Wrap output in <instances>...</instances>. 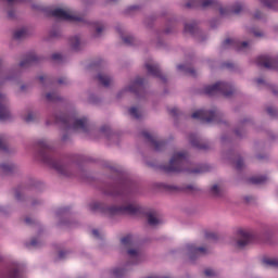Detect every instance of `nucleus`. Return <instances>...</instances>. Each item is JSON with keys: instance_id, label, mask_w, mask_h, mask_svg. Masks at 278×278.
I'll use <instances>...</instances> for the list:
<instances>
[{"instance_id": "c9c22d12", "label": "nucleus", "mask_w": 278, "mask_h": 278, "mask_svg": "<svg viewBox=\"0 0 278 278\" xmlns=\"http://www.w3.org/2000/svg\"><path fill=\"white\" fill-rule=\"evenodd\" d=\"M0 168H1V170H3L4 173H8V170H10V165H8V164H2V165H0Z\"/></svg>"}, {"instance_id": "9b49d317", "label": "nucleus", "mask_w": 278, "mask_h": 278, "mask_svg": "<svg viewBox=\"0 0 278 278\" xmlns=\"http://www.w3.org/2000/svg\"><path fill=\"white\" fill-rule=\"evenodd\" d=\"M8 96L0 93V121H8L10 109H8Z\"/></svg>"}, {"instance_id": "9d476101", "label": "nucleus", "mask_w": 278, "mask_h": 278, "mask_svg": "<svg viewBox=\"0 0 278 278\" xmlns=\"http://www.w3.org/2000/svg\"><path fill=\"white\" fill-rule=\"evenodd\" d=\"M149 75H153V77H160L163 81L165 80L164 75L160 72V66L153 60L146 61L144 64Z\"/></svg>"}, {"instance_id": "58836bf2", "label": "nucleus", "mask_w": 278, "mask_h": 278, "mask_svg": "<svg viewBox=\"0 0 278 278\" xmlns=\"http://www.w3.org/2000/svg\"><path fill=\"white\" fill-rule=\"evenodd\" d=\"M26 121H34V113H28Z\"/></svg>"}, {"instance_id": "7ed1b4c3", "label": "nucleus", "mask_w": 278, "mask_h": 278, "mask_svg": "<svg viewBox=\"0 0 278 278\" xmlns=\"http://www.w3.org/2000/svg\"><path fill=\"white\" fill-rule=\"evenodd\" d=\"M52 14L55 18H60L61 21H70L71 23H81L84 17L77 15L75 12L68 9H55L52 11Z\"/></svg>"}, {"instance_id": "4468645a", "label": "nucleus", "mask_w": 278, "mask_h": 278, "mask_svg": "<svg viewBox=\"0 0 278 278\" xmlns=\"http://www.w3.org/2000/svg\"><path fill=\"white\" fill-rule=\"evenodd\" d=\"M127 255L130 264H140V262H142V254L140 253V250L136 248L128 249Z\"/></svg>"}, {"instance_id": "ddd939ff", "label": "nucleus", "mask_w": 278, "mask_h": 278, "mask_svg": "<svg viewBox=\"0 0 278 278\" xmlns=\"http://www.w3.org/2000/svg\"><path fill=\"white\" fill-rule=\"evenodd\" d=\"M3 278H25L23 267L18 263H13L12 267Z\"/></svg>"}, {"instance_id": "c03bdc74", "label": "nucleus", "mask_w": 278, "mask_h": 278, "mask_svg": "<svg viewBox=\"0 0 278 278\" xmlns=\"http://www.w3.org/2000/svg\"><path fill=\"white\" fill-rule=\"evenodd\" d=\"M30 244H31L33 247H36V244H38V242H36V241L33 240V241L30 242Z\"/></svg>"}, {"instance_id": "f257e3e1", "label": "nucleus", "mask_w": 278, "mask_h": 278, "mask_svg": "<svg viewBox=\"0 0 278 278\" xmlns=\"http://www.w3.org/2000/svg\"><path fill=\"white\" fill-rule=\"evenodd\" d=\"M197 3L200 8H217L220 16H229L230 12L233 14H240L241 10L244 9V3L236 2L231 9L220 4L216 0H197Z\"/></svg>"}, {"instance_id": "ea45409f", "label": "nucleus", "mask_w": 278, "mask_h": 278, "mask_svg": "<svg viewBox=\"0 0 278 278\" xmlns=\"http://www.w3.org/2000/svg\"><path fill=\"white\" fill-rule=\"evenodd\" d=\"M55 168H56V170H59V173L64 175V166H56Z\"/></svg>"}, {"instance_id": "c756f323", "label": "nucleus", "mask_w": 278, "mask_h": 278, "mask_svg": "<svg viewBox=\"0 0 278 278\" xmlns=\"http://www.w3.org/2000/svg\"><path fill=\"white\" fill-rule=\"evenodd\" d=\"M122 39L126 45H134V36L131 35H126Z\"/></svg>"}, {"instance_id": "6e6552de", "label": "nucleus", "mask_w": 278, "mask_h": 278, "mask_svg": "<svg viewBox=\"0 0 278 278\" xmlns=\"http://www.w3.org/2000/svg\"><path fill=\"white\" fill-rule=\"evenodd\" d=\"M192 118H198L199 121H204L205 123H212V121H216V111H206L200 109L193 112Z\"/></svg>"}, {"instance_id": "aec40b11", "label": "nucleus", "mask_w": 278, "mask_h": 278, "mask_svg": "<svg viewBox=\"0 0 278 278\" xmlns=\"http://www.w3.org/2000/svg\"><path fill=\"white\" fill-rule=\"evenodd\" d=\"M122 247H125V249H129V247H134V236L127 235L126 237H123L121 239Z\"/></svg>"}, {"instance_id": "f3484780", "label": "nucleus", "mask_w": 278, "mask_h": 278, "mask_svg": "<svg viewBox=\"0 0 278 278\" xmlns=\"http://www.w3.org/2000/svg\"><path fill=\"white\" fill-rule=\"evenodd\" d=\"M91 29H93L96 36H101L105 31V24L103 22H91L89 23Z\"/></svg>"}, {"instance_id": "2eb2a0df", "label": "nucleus", "mask_w": 278, "mask_h": 278, "mask_svg": "<svg viewBox=\"0 0 278 278\" xmlns=\"http://www.w3.org/2000/svg\"><path fill=\"white\" fill-rule=\"evenodd\" d=\"M143 80L142 78H136L130 81L127 87H125L122 92H138L142 88Z\"/></svg>"}, {"instance_id": "393cba45", "label": "nucleus", "mask_w": 278, "mask_h": 278, "mask_svg": "<svg viewBox=\"0 0 278 278\" xmlns=\"http://www.w3.org/2000/svg\"><path fill=\"white\" fill-rule=\"evenodd\" d=\"M9 79H12L10 72L0 71V84H4V81H8Z\"/></svg>"}, {"instance_id": "0eeeda50", "label": "nucleus", "mask_w": 278, "mask_h": 278, "mask_svg": "<svg viewBox=\"0 0 278 278\" xmlns=\"http://www.w3.org/2000/svg\"><path fill=\"white\" fill-rule=\"evenodd\" d=\"M253 238V233L250 229L247 228H240L237 230V242L236 247L238 249H243V247H247L251 242V239Z\"/></svg>"}, {"instance_id": "49530a36", "label": "nucleus", "mask_w": 278, "mask_h": 278, "mask_svg": "<svg viewBox=\"0 0 278 278\" xmlns=\"http://www.w3.org/2000/svg\"><path fill=\"white\" fill-rule=\"evenodd\" d=\"M22 66H25V63H22Z\"/></svg>"}, {"instance_id": "c85d7f7f", "label": "nucleus", "mask_w": 278, "mask_h": 278, "mask_svg": "<svg viewBox=\"0 0 278 278\" xmlns=\"http://www.w3.org/2000/svg\"><path fill=\"white\" fill-rule=\"evenodd\" d=\"M90 210H92V212H97L99 210H102V205L101 203L99 202H92L90 205H89Z\"/></svg>"}, {"instance_id": "6ab92c4d", "label": "nucleus", "mask_w": 278, "mask_h": 278, "mask_svg": "<svg viewBox=\"0 0 278 278\" xmlns=\"http://www.w3.org/2000/svg\"><path fill=\"white\" fill-rule=\"evenodd\" d=\"M70 45H71L72 49H74V51H79V49H81V45H84V42L81 41V39L79 37H72L70 39Z\"/></svg>"}, {"instance_id": "bb28decb", "label": "nucleus", "mask_w": 278, "mask_h": 278, "mask_svg": "<svg viewBox=\"0 0 278 278\" xmlns=\"http://www.w3.org/2000/svg\"><path fill=\"white\" fill-rule=\"evenodd\" d=\"M195 30H197V27H194V24H186L185 25V31L187 34H194Z\"/></svg>"}, {"instance_id": "a19ab883", "label": "nucleus", "mask_w": 278, "mask_h": 278, "mask_svg": "<svg viewBox=\"0 0 278 278\" xmlns=\"http://www.w3.org/2000/svg\"><path fill=\"white\" fill-rule=\"evenodd\" d=\"M177 68H178V71H188L186 65H178Z\"/></svg>"}, {"instance_id": "a18cd8bd", "label": "nucleus", "mask_w": 278, "mask_h": 278, "mask_svg": "<svg viewBox=\"0 0 278 278\" xmlns=\"http://www.w3.org/2000/svg\"><path fill=\"white\" fill-rule=\"evenodd\" d=\"M254 16H255V18H260V15H257V14H255Z\"/></svg>"}, {"instance_id": "e433bc0d", "label": "nucleus", "mask_w": 278, "mask_h": 278, "mask_svg": "<svg viewBox=\"0 0 278 278\" xmlns=\"http://www.w3.org/2000/svg\"><path fill=\"white\" fill-rule=\"evenodd\" d=\"M8 5H16V3H21V0H7Z\"/></svg>"}, {"instance_id": "423d86ee", "label": "nucleus", "mask_w": 278, "mask_h": 278, "mask_svg": "<svg viewBox=\"0 0 278 278\" xmlns=\"http://www.w3.org/2000/svg\"><path fill=\"white\" fill-rule=\"evenodd\" d=\"M64 123L68 125V129L74 131H86V126L88 125V119L86 117H77L75 115L65 119Z\"/></svg>"}, {"instance_id": "f704fd0d", "label": "nucleus", "mask_w": 278, "mask_h": 278, "mask_svg": "<svg viewBox=\"0 0 278 278\" xmlns=\"http://www.w3.org/2000/svg\"><path fill=\"white\" fill-rule=\"evenodd\" d=\"M113 275H114V277H122V276H123V269H121V268H115V269L113 270Z\"/></svg>"}, {"instance_id": "1a4fd4ad", "label": "nucleus", "mask_w": 278, "mask_h": 278, "mask_svg": "<svg viewBox=\"0 0 278 278\" xmlns=\"http://www.w3.org/2000/svg\"><path fill=\"white\" fill-rule=\"evenodd\" d=\"M187 251L190 260L193 257H201V255H207L210 249L207 247H197L194 244L188 245Z\"/></svg>"}, {"instance_id": "4c0bfd02", "label": "nucleus", "mask_w": 278, "mask_h": 278, "mask_svg": "<svg viewBox=\"0 0 278 278\" xmlns=\"http://www.w3.org/2000/svg\"><path fill=\"white\" fill-rule=\"evenodd\" d=\"M52 60H62V54L60 53L52 54Z\"/></svg>"}, {"instance_id": "7c9ffc66", "label": "nucleus", "mask_w": 278, "mask_h": 278, "mask_svg": "<svg viewBox=\"0 0 278 278\" xmlns=\"http://www.w3.org/2000/svg\"><path fill=\"white\" fill-rule=\"evenodd\" d=\"M262 5H265L266 8H273L275 4V0H258Z\"/></svg>"}, {"instance_id": "5701e85b", "label": "nucleus", "mask_w": 278, "mask_h": 278, "mask_svg": "<svg viewBox=\"0 0 278 278\" xmlns=\"http://www.w3.org/2000/svg\"><path fill=\"white\" fill-rule=\"evenodd\" d=\"M147 138H149L150 142H152V146L155 149V151H160L162 149V147H164V142L159 141L153 136L147 135Z\"/></svg>"}, {"instance_id": "b1692460", "label": "nucleus", "mask_w": 278, "mask_h": 278, "mask_svg": "<svg viewBox=\"0 0 278 278\" xmlns=\"http://www.w3.org/2000/svg\"><path fill=\"white\" fill-rule=\"evenodd\" d=\"M129 114L130 116H132L134 118H140V116H142V110L134 106L129 109Z\"/></svg>"}, {"instance_id": "412c9836", "label": "nucleus", "mask_w": 278, "mask_h": 278, "mask_svg": "<svg viewBox=\"0 0 278 278\" xmlns=\"http://www.w3.org/2000/svg\"><path fill=\"white\" fill-rule=\"evenodd\" d=\"M148 223L151 227H155L156 225H160L161 222L157 218V214L150 212L148 213Z\"/></svg>"}, {"instance_id": "09e8293b", "label": "nucleus", "mask_w": 278, "mask_h": 278, "mask_svg": "<svg viewBox=\"0 0 278 278\" xmlns=\"http://www.w3.org/2000/svg\"><path fill=\"white\" fill-rule=\"evenodd\" d=\"M2 140L0 139V144H1Z\"/></svg>"}, {"instance_id": "de8ad7c7", "label": "nucleus", "mask_w": 278, "mask_h": 278, "mask_svg": "<svg viewBox=\"0 0 278 278\" xmlns=\"http://www.w3.org/2000/svg\"><path fill=\"white\" fill-rule=\"evenodd\" d=\"M9 16H12V14H11V13H9Z\"/></svg>"}, {"instance_id": "72a5a7b5", "label": "nucleus", "mask_w": 278, "mask_h": 278, "mask_svg": "<svg viewBox=\"0 0 278 278\" xmlns=\"http://www.w3.org/2000/svg\"><path fill=\"white\" fill-rule=\"evenodd\" d=\"M204 275H206V277H214L216 275V271H214V269H205L204 270Z\"/></svg>"}, {"instance_id": "37998d69", "label": "nucleus", "mask_w": 278, "mask_h": 278, "mask_svg": "<svg viewBox=\"0 0 278 278\" xmlns=\"http://www.w3.org/2000/svg\"><path fill=\"white\" fill-rule=\"evenodd\" d=\"M242 161H239L238 164H237V168H242Z\"/></svg>"}, {"instance_id": "a878e982", "label": "nucleus", "mask_w": 278, "mask_h": 278, "mask_svg": "<svg viewBox=\"0 0 278 278\" xmlns=\"http://www.w3.org/2000/svg\"><path fill=\"white\" fill-rule=\"evenodd\" d=\"M263 262L266 266H278V258H265Z\"/></svg>"}, {"instance_id": "4be33fe9", "label": "nucleus", "mask_w": 278, "mask_h": 278, "mask_svg": "<svg viewBox=\"0 0 278 278\" xmlns=\"http://www.w3.org/2000/svg\"><path fill=\"white\" fill-rule=\"evenodd\" d=\"M98 80L102 86H110L112 84V77L108 76V74H99L98 75Z\"/></svg>"}, {"instance_id": "2f4dec72", "label": "nucleus", "mask_w": 278, "mask_h": 278, "mask_svg": "<svg viewBox=\"0 0 278 278\" xmlns=\"http://www.w3.org/2000/svg\"><path fill=\"white\" fill-rule=\"evenodd\" d=\"M46 99L47 101H56L58 99V93L53 92V93H47L46 94Z\"/></svg>"}, {"instance_id": "f8f14e48", "label": "nucleus", "mask_w": 278, "mask_h": 278, "mask_svg": "<svg viewBox=\"0 0 278 278\" xmlns=\"http://www.w3.org/2000/svg\"><path fill=\"white\" fill-rule=\"evenodd\" d=\"M224 47H235L238 51H247V49H251V43L247 41L240 42L236 39H226L224 41Z\"/></svg>"}, {"instance_id": "39448f33", "label": "nucleus", "mask_w": 278, "mask_h": 278, "mask_svg": "<svg viewBox=\"0 0 278 278\" xmlns=\"http://www.w3.org/2000/svg\"><path fill=\"white\" fill-rule=\"evenodd\" d=\"M106 214H138L140 212V205L136 203H128L121 207L111 206L106 208Z\"/></svg>"}, {"instance_id": "dca6fc26", "label": "nucleus", "mask_w": 278, "mask_h": 278, "mask_svg": "<svg viewBox=\"0 0 278 278\" xmlns=\"http://www.w3.org/2000/svg\"><path fill=\"white\" fill-rule=\"evenodd\" d=\"M257 64H260V66H264L265 68H274L275 60H273L270 56L263 55L258 56Z\"/></svg>"}, {"instance_id": "cd10ccee", "label": "nucleus", "mask_w": 278, "mask_h": 278, "mask_svg": "<svg viewBox=\"0 0 278 278\" xmlns=\"http://www.w3.org/2000/svg\"><path fill=\"white\" fill-rule=\"evenodd\" d=\"M211 194H213V197H218V194H220V187L218 185L212 186Z\"/></svg>"}, {"instance_id": "20e7f679", "label": "nucleus", "mask_w": 278, "mask_h": 278, "mask_svg": "<svg viewBox=\"0 0 278 278\" xmlns=\"http://www.w3.org/2000/svg\"><path fill=\"white\" fill-rule=\"evenodd\" d=\"M185 160L186 153L175 152L169 161L168 166L165 167V170H167V173H181V166Z\"/></svg>"}, {"instance_id": "a211bd4d", "label": "nucleus", "mask_w": 278, "mask_h": 278, "mask_svg": "<svg viewBox=\"0 0 278 278\" xmlns=\"http://www.w3.org/2000/svg\"><path fill=\"white\" fill-rule=\"evenodd\" d=\"M26 36H29V29L27 27L17 28L14 31V38L16 40H21V38H25Z\"/></svg>"}, {"instance_id": "f03ea898", "label": "nucleus", "mask_w": 278, "mask_h": 278, "mask_svg": "<svg viewBox=\"0 0 278 278\" xmlns=\"http://www.w3.org/2000/svg\"><path fill=\"white\" fill-rule=\"evenodd\" d=\"M205 94H224V97H231L233 94V86L229 83L217 81L214 85L204 87Z\"/></svg>"}, {"instance_id": "79ce46f5", "label": "nucleus", "mask_w": 278, "mask_h": 278, "mask_svg": "<svg viewBox=\"0 0 278 278\" xmlns=\"http://www.w3.org/2000/svg\"><path fill=\"white\" fill-rule=\"evenodd\" d=\"M92 235H93L96 238H99V230H97V229L92 230Z\"/></svg>"}, {"instance_id": "473e14b6", "label": "nucleus", "mask_w": 278, "mask_h": 278, "mask_svg": "<svg viewBox=\"0 0 278 278\" xmlns=\"http://www.w3.org/2000/svg\"><path fill=\"white\" fill-rule=\"evenodd\" d=\"M252 181L253 184H264L266 181V177L260 176V177L253 178Z\"/></svg>"}]
</instances>
